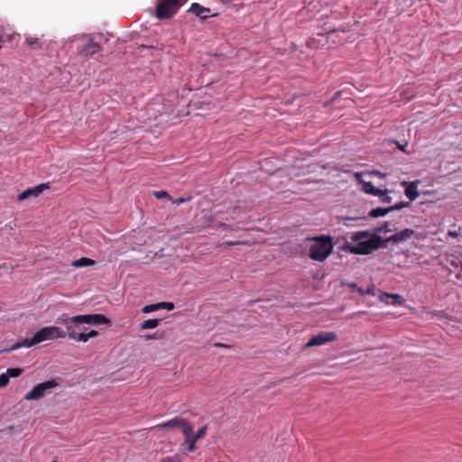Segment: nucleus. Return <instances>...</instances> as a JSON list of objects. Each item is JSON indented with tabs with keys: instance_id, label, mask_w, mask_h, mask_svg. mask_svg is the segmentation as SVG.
<instances>
[{
	"instance_id": "1",
	"label": "nucleus",
	"mask_w": 462,
	"mask_h": 462,
	"mask_svg": "<svg viewBox=\"0 0 462 462\" xmlns=\"http://www.w3.org/2000/svg\"><path fill=\"white\" fill-rule=\"evenodd\" d=\"M382 245V238L369 231H357L352 233L350 241L343 247V251H347L354 254L366 255L378 249Z\"/></svg>"
},
{
	"instance_id": "2",
	"label": "nucleus",
	"mask_w": 462,
	"mask_h": 462,
	"mask_svg": "<svg viewBox=\"0 0 462 462\" xmlns=\"http://www.w3.org/2000/svg\"><path fill=\"white\" fill-rule=\"evenodd\" d=\"M58 322L66 328V336L72 340L78 341L79 334L74 326L80 324L88 325H110L111 321L102 314H85L73 317H60Z\"/></svg>"
},
{
	"instance_id": "3",
	"label": "nucleus",
	"mask_w": 462,
	"mask_h": 462,
	"mask_svg": "<svg viewBox=\"0 0 462 462\" xmlns=\"http://www.w3.org/2000/svg\"><path fill=\"white\" fill-rule=\"evenodd\" d=\"M66 337L65 331L56 326H48L38 330L32 338L23 339L13 345L8 351L17 350L21 347H31L34 345L40 344L43 341L64 338Z\"/></svg>"
},
{
	"instance_id": "4",
	"label": "nucleus",
	"mask_w": 462,
	"mask_h": 462,
	"mask_svg": "<svg viewBox=\"0 0 462 462\" xmlns=\"http://www.w3.org/2000/svg\"><path fill=\"white\" fill-rule=\"evenodd\" d=\"M312 241L309 248V257L316 262H324L333 252L332 238L320 236L310 238Z\"/></svg>"
},
{
	"instance_id": "5",
	"label": "nucleus",
	"mask_w": 462,
	"mask_h": 462,
	"mask_svg": "<svg viewBox=\"0 0 462 462\" xmlns=\"http://www.w3.org/2000/svg\"><path fill=\"white\" fill-rule=\"evenodd\" d=\"M182 5V0H162L156 6L157 18L168 19L177 13Z\"/></svg>"
},
{
	"instance_id": "6",
	"label": "nucleus",
	"mask_w": 462,
	"mask_h": 462,
	"mask_svg": "<svg viewBox=\"0 0 462 462\" xmlns=\"http://www.w3.org/2000/svg\"><path fill=\"white\" fill-rule=\"evenodd\" d=\"M59 385L58 382L54 379L42 382L36 384L30 392H28L24 399L26 401H36L46 395L48 391L56 388Z\"/></svg>"
},
{
	"instance_id": "7",
	"label": "nucleus",
	"mask_w": 462,
	"mask_h": 462,
	"mask_svg": "<svg viewBox=\"0 0 462 462\" xmlns=\"http://www.w3.org/2000/svg\"><path fill=\"white\" fill-rule=\"evenodd\" d=\"M337 338V336L333 331L321 332L318 335L313 336L310 338V340L306 343L305 348L322 346L328 342H333Z\"/></svg>"
},
{
	"instance_id": "8",
	"label": "nucleus",
	"mask_w": 462,
	"mask_h": 462,
	"mask_svg": "<svg viewBox=\"0 0 462 462\" xmlns=\"http://www.w3.org/2000/svg\"><path fill=\"white\" fill-rule=\"evenodd\" d=\"M85 45L79 49V52L85 56H92L100 51L98 43L95 42L89 36H84Z\"/></svg>"
},
{
	"instance_id": "9",
	"label": "nucleus",
	"mask_w": 462,
	"mask_h": 462,
	"mask_svg": "<svg viewBox=\"0 0 462 462\" xmlns=\"http://www.w3.org/2000/svg\"><path fill=\"white\" fill-rule=\"evenodd\" d=\"M418 184H419V180H415V181L402 180V181H401V186L405 188V190H404L405 196L411 201L415 200L420 195L418 192Z\"/></svg>"
},
{
	"instance_id": "10",
	"label": "nucleus",
	"mask_w": 462,
	"mask_h": 462,
	"mask_svg": "<svg viewBox=\"0 0 462 462\" xmlns=\"http://www.w3.org/2000/svg\"><path fill=\"white\" fill-rule=\"evenodd\" d=\"M188 11L202 20L217 15V14H211V10L209 8L204 7L198 3H193Z\"/></svg>"
},
{
	"instance_id": "11",
	"label": "nucleus",
	"mask_w": 462,
	"mask_h": 462,
	"mask_svg": "<svg viewBox=\"0 0 462 462\" xmlns=\"http://www.w3.org/2000/svg\"><path fill=\"white\" fill-rule=\"evenodd\" d=\"M47 189H49V185L45 183L27 189L19 194L18 200L22 201L28 199L29 197H38Z\"/></svg>"
},
{
	"instance_id": "12",
	"label": "nucleus",
	"mask_w": 462,
	"mask_h": 462,
	"mask_svg": "<svg viewBox=\"0 0 462 462\" xmlns=\"http://www.w3.org/2000/svg\"><path fill=\"white\" fill-rule=\"evenodd\" d=\"M379 300L387 305H402L404 302L403 298L400 294L381 292L379 294Z\"/></svg>"
},
{
	"instance_id": "13",
	"label": "nucleus",
	"mask_w": 462,
	"mask_h": 462,
	"mask_svg": "<svg viewBox=\"0 0 462 462\" xmlns=\"http://www.w3.org/2000/svg\"><path fill=\"white\" fill-rule=\"evenodd\" d=\"M414 233L413 229L405 228L389 236L388 241L393 243H401L411 238Z\"/></svg>"
},
{
	"instance_id": "14",
	"label": "nucleus",
	"mask_w": 462,
	"mask_h": 462,
	"mask_svg": "<svg viewBox=\"0 0 462 462\" xmlns=\"http://www.w3.org/2000/svg\"><path fill=\"white\" fill-rule=\"evenodd\" d=\"M183 420H184V418L175 417L171 420H169L166 422H162V423L157 424L153 427H151L150 430H161V429L180 428Z\"/></svg>"
},
{
	"instance_id": "15",
	"label": "nucleus",
	"mask_w": 462,
	"mask_h": 462,
	"mask_svg": "<svg viewBox=\"0 0 462 462\" xmlns=\"http://www.w3.org/2000/svg\"><path fill=\"white\" fill-rule=\"evenodd\" d=\"M362 183V189L366 194H370L375 197H381L383 194H384V191L383 189H377L374 186V184L371 181H361Z\"/></svg>"
},
{
	"instance_id": "16",
	"label": "nucleus",
	"mask_w": 462,
	"mask_h": 462,
	"mask_svg": "<svg viewBox=\"0 0 462 462\" xmlns=\"http://www.w3.org/2000/svg\"><path fill=\"white\" fill-rule=\"evenodd\" d=\"M25 43L32 49V50H39L43 45L42 36H37V35H28L25 36Z\"/></svg>"
},
{
	"instance_id": "17",
	"label": "nucleus",
	"mask_w": 462,
	"mask_h": 462,
	"mask_svg": "<svg viewBox=\"0 0 462 462\" xmlns=\"http://www.w3.org/2000/svg\"><path fill=\"white\" fill-rule=\"evenodd\" d=\"M98 335V332L95 329L88 330L84 328V331L80 332L78 337V342L86 343L90 338L96 337Z\"/></svg>"
},
{
	"instance_id": "18",
	"label": "nucleus",
	"mask_w": 462,
	"mask_h": 462,
	"mask_svg": "<svg viewBox=\"0 0 462 462\" xmlns=\"http://www.w3.org/2000/svg\"><path fill=\"white\" fill-rule=\"evenodd\" d=\"M96 262L90 258L88 257H81L78 260H74L71 262V266L75 268H81L86 266H93L95 265Z\"/></svg>"
},
{
	"instance_id": "19",
	"label": "nucleus",
	"mask_w": 462,
	"mask_h": 462,
	"mask_svg": "<svg viewBox=\"0 0 462 462\" xmlns=\"http://www.w3.org/2000/svg\"><path fill=\"white\" fill-rule=\"evenodd\" d=\"M180 430L184 436V439L192 437L194 435L193 427L186 419H184V420L180 426Z\"/></svg>"
},
{
	"instance_id": "20",
	"label": "nucleus",
	"mask_w": 462,
	"mask_h": 462,
	"mask_svg": "<svg viewBox=\"0 0 462 462\" xmlns=\"http://www.w3.org/2000/svg\"><path fill=\"white\" fill-rule=\"evenodd\" d=\"M197 441H198V439L194 436L189 437V438H185L183 443L181 444V447H183L184 445L187 446L185 453L193 452L197 448L196 447Z\"/></svg>"
},
{
	"instance_id": "21",
	"label": "nucleus",
	"mask_w": 462,
	"mask_h": 462,
	"mask_svg": "<svg viewBox=\"0 0 462 462\" xmlns=\"http://www.w3.org/2000/svg\"><path fill=\"white\" fill-rule=\"evenodd\" d=\"M159 324H160V321L157 319H147L140 325V329H142V330L153 329V328H157L159 326Z\"/></svg>"
},
{
	"instance_id": "22",
	"label": "nucleus",
	"mask_w": 462,
	"mask_h": 462,
	"mask_svg": "<svg viewBox=\"0 0 462 462\" xmlns=\"http://www.w3.org/2000/svg\"><path fill=\"white\" fill-rule=\"evenodd\" d=\"M389 208H376L370 211L369 215L372 217H384L387 213H389Z\"/></svg>"
},
{
	"instance_id": "23",
	"label": "nucleus",
	"mask_w": 462,
	"mask_h": 462,
	"mask_svg": "<svg viewBox=\"0 0 462 462\" xmlns=\"http://www.w3.org/2000/svg\"><path fill=\"white\" fill-rule=\"evenodd\" d=\"M22 373H23V370L18 367L8 368L5 371V374L9 377V379L18 377L22 374Z\"/></svg>"
},
{
	"instance_id": "24",
	"label": "nucleus",
	"mask_w": 462,
	"mask_h": 462,
	"mask_svg": "<svg viewBox=\"0 0 462 462\" xmlns=\"http://www.w3.org/2000/svg\"><path fill=\"white\" fill-rule=\"evenodd\" d=\"M183 457L180 454H175L171 457H163L161 462H182Z\"/></svg>"
},
{
	"instance_id": "25",
	"label": "nucleus",
	"mask_w": 462,
	"mask_h": 462,
	"mask_svg": "<svg viewBox=\"0 0 462 462\" xmlns=\"http://www.w3.org/2000/svg\"><path fill=\"white\" fill-rule=\"evenodd\" d=\"M208 432V426L207 425H204L202 427H200L195 433H194V437L199 440L202 438H204L206 436Z\"/></svg>"
},
{
	"instance_id": "26",
	"label": "nucleus",
	"mask_w": 462,
	"mask_h": 462,
	"mask_svg": "<svg viewBox=\"0 0 462 462\" xmlns=\"http://www.w3.org/2000/svg\"><path fill=\"white\" fill-rule=\"evenodd\" d=\"M156 310H159V304L158 303L145 305L142 309L143 313H145V314L151 313V312H153V311H156Z\"/></svg>"
},
{
	"instance_id": "27",
	"label": "nucleus",
	"mask_w": 462,
	"mask_h": 462,
	"mask_svg": "<svg viewBox=\"0 0 462 462\" xmlns=\"http://www.w3.org/2000/svg\"><path fill=\"white\" fill-rule=\"evenodd\" d=\"M359 219H362V217H344V216L337 217V223H342L343 225H345L346 226H348V224L346 223V221L359 220Z\"/></svg>"
},
{
	"instance_id": "28",
	"label": "nucleus",
	"mask_w": 462,
	"mask_h": 462,
	"mask_svg": "<svg viewBox=\"0 0 462 462\" xmlns=\"http://www.w3.org/2000/svg\"><path fill=\"white\" fill-rule=\"evenodd\" d=\"M409 207L408 202H400L389 208L390 212L393 210H400L403 208Z\"/></svg>"
},
{
	"instance_id": "29",
	"label": "nucleus",
	"mask_w": 462,
	"mask_h": 462,
	"mask_svg": "<svg viewBox=\"0 0 462 462\" xmlns=\"http://www.w3.org/2000/svg\"><path fill=\"white\" fill-rule=\"evenodd\" d=\"M159 304V310H172L174 309V305L171 302H160Z\"/></svg>"
},
{
	"instance_id": "30",
	"label": "nucleus",
	"mask_w": 462,
	"mask_h": 462,
	"mask_svg": "<svg viewBox=\"0 0 462 462\" xmlns=\"http://www.w3.org/2000/svg\"><path fill=\"white\" fill-rule=\"evenodd\" d=\"M9 377L6 375L5 373H3L0 374V388L5 387L9 383Z\"/></svg>"
},
{
	"instance_id": "31",
	"label": "nucleus",
	"mask_w": 462,
	"mask_h": 462,
	"mask_svg": "<svg viewBox=\"0 0 462 462\" xmlns=\"http://www.w3.org/2000/svg\"><path fill=\"white\" fill-rule=\"evenodd\" d=\"M153 195L155 198L157 199H164V198H167L169 199H171V197L166 192V191H163V190H161V191H154L153 192Z\"/></svg>"
},
{
	"instance_id": "32",
	"label": "nucleus",
	"mask_w": 462,
	"mask_h": 462,
	"mask_svg": "<svg viewBox=\"0 0 462 462\" xmlns=\"http://www.w3.org/2000/svg\"><path fill=\"white\" fill-rule=\"evenodd\" d=\"M191 199V197L190 196H188L186 198H179V199H171V202L175 205H180L181 203H184V202H188Z\"/></svg>"
},
{
	"instance_id": "33",
	"label": "nucleus",
	"mask_w": 462,
	"mask_h": 462,
	"mask_svg": "<svg viewBox=\"0 0 462 462\" xmlns=\"http://www.w3.org/2000/svg\"><path fill=\"white\" fill-rule=\"evenodd\" d=\"M383 191H384V194H383V196L380 197L382 201L384 202V203L391 202L392 198L390 196H388V192L389 191L387 189H384Z\"/></svg>"
},
{
	"instance_id": "34",
	"label": "nucleus",
	"mask_w": 462,
	"mask_h": 462,
	"mask_svg": "<svg viewBox=\"0 0 462 462\" xmlns=\"http://www.w3.org/2000/svg\"><path fill=\"white\" fill-rule=\"evenodd\" d=\"M367 294V295H374V286H370L368 287L367 289L365 290V295Z\"/></svg>"
},
{
	"instance_id": "35",
	"label": "nucleus",
	"mask_w": 462,
	"mask_h": 462,
	"mask_svg": "<svg viewBox=\"0 0 462 462\" xmlns=\"http://www.w3.org/2000/svg\"><path fill=\"white\" fill-rule=\"evenodd\" d=\"M448 236L449 237L456 238V237H457V236H459V234H458L457 231H451V230H449V231L448 232Z\"/></svg>"
},
{
	"instance_id": "36",
	"label": "nucleus",
	"mask_w": 462,
	"mask_h": 462,
	"mask_svg": "<svg viewBox=\"0 0 462 462\" xmlns=\"http://www.w3.org/2000/svg\"><path fill=\"white\" fill-rule=\"evenodd\" d=\"M143 337L146 339V340H151V339H154L155 337L154 335H152V334H147V335H144Z\"/></svg>"
},
{
	"instance_id": "37",
	"label": "nucleus",
	"mask_w": 462,
	"mask_h": 462,
	"mask_svg": "<svg viewBox=\"0 0 462 462\" xmlns=\"http://www.w3.org/2000/svg\"><path fill=\"white\" fill-rule=\"evenodd\" d=\"M356 291L360 294V295H365V290L360 288V287H357V290Z\"/></svg>"
},
{
	"instance_id": "38",
	"label": "nucleus",
	"mask_w": 462,
	"mask_h": 462,
	"mask_svg": "<svg viewBox=\"0 0 462 462\" xmlns=\"http://www.w3.org/2000/svg\"><path fill=\"white\" fill-rule=\"evenodd\" d=\"M348 286L351 289L356 290V291L357 290V287H358L356 283H348Z\"/></svg>"
},
{
	"instance_id": "39",
	"label": "nucleus",
	"mask_w": 462,
	"mask_h": 462,
	"mask_svg": "<svg viewBox=\"0 0 462 462\" xmlns=\"http://www.w3.org/2000/svg\"><path fill=\"white\" fill-rule=\"evenodd\" d=\"M399 149L404 152H406L405 149H404V146H399Z\"/></svg>"
},
{
	"instance_id": "40",
	"label": "nucleus",
	"mask_w": 462,
	"mask_h": 462,
	"mask_svg": "<svg viewBox=\"0 0 462 462\" xmlns=\"http://www.w3.org/2000/svg\"><path fill=\"white\" fill-rule=\"evenodd\" d=\"M461 276H462V275H461V273H457V274H456V277H457V279L461 278Z\"/></svg>"
},
{
	"instance_id": "41",
	"label": "nucleus",
	"mask_w": 462,
	"mask_h": 462,
	"mask_svg": "<svg viewBox=\"0 0 462 462\" xmlns=\"http://www.w3.org/2000/svg\"><path fill=\"white\" fill-rule=\"evenodd\" d=\"M217 346H223V347H226V345H223V344H218Z\"/></svg>"
},
{
	"instance_id": "42",
	"label": "nucleus",
	"mask_w": 462,
	"mask_h": 462,
	"mask_svg": "<svg viewBox=\"0 0 462 462\" xmlns=\"http://www.w3.org/2000/svg\"><path fill=\"white\" fill-rule=\"evenodd\" d=\"M359 176H360V174H359V173H356V177L357 179L359 178Z\"/></svg>"
},
{
	"instance_id": "43",
	"label": "nucleus",
	"mask_w": 462,
	"mask_h": 462,
	"mask_svg": "<svg viewBox=\"0 0 462 462\" xmlns=\"http://www.w3.org/2000/svg\"><path fill=\"white\" fill-rule=\"evenodd\" d=\"M51 462H57V460H52Z\"/></svg>"
},
{
	"instance_id": "44",
	"label": "nucleus",
	"mask_w": 462,
	"mask_h": 462,
	"mask_svg": "<svg viewBox=\"0 0 462 462\" xmlns=\"http://www.w3.org/2000/svg\"><path fill=\"white\" fill-rule=\"evenodd\" d=\"M221 2H225L226 0H220Z\"/></svg>"
}]
</instances>
